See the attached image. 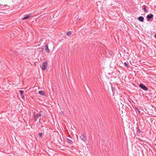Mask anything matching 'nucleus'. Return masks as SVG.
<instances>
[{
  "instance_id": "412c9836",
  "label": "nucleus",
  "mask_w": 156,
  "mask_h": 156,
  "mask_svg": "<svg viewBox=\"0 0 156 156\" xmlns=\"http://www.w3.org/2000/svg\"><path fill=\"white\" fill-rule=\"evenodd\" d=\"M154 37L156 38V34L154 35Z\"/></svg>"
},
{
  "instance_id": "f3484780",
  "label": "nucleus",
  "mask_w": 156,
  "mask_h": 156,
  "mask_svg": "<svg viewBox=\"0 0 156 156\" xmlns=\"http://www.w3.org/2000/svg\"><path fill=\"white\" fill-rule=\"evenodd\" d=\"M136 110L139 113H140V111H139V109L138 108H136Z\"/></svg>"
},
{
  "instance_id": "1a4fd4ad",
  "label": "nucleus",
  "mask_w": 156,
  "mask_h": 156,
  "mask_svg": "<svg viewBox=\"0 0 156 156\" xmlns=\"http://www.w3.org/2000/svg\"><path fill=\"white\" fill-rule=\"evenodd\" d=\"M39 117L38 115V114H36L34 115V119L35 120V121H36L37 119Z\"/></svg>"
},
{
  "instance_id": "f03ea898",
  "label": "nucleus",
  "mask_w": 156,
  "mask_h": 156,
  "mask_svg": "<svg viewBox=\"0 0 156 156\" xmlns=\"http://www.w3.org/2000/svg\"><path fill=\"white\" fill-rule=\"evenodd\" d=\"M48 66V64L46 62H44L43 63L42 66V69L43 71H44Z\"/></svg>"
},
{
  "instance_id": "aec40b11",
  "label": "nucleus",
  "mask_w": 156,
  "mask_h": 156,
  "mask_svg": "<svg viewBox=\"0 0 156 156\" xmlns=\"http://www.w3.org/2000/svg\"><path fill=\"white\" fill-rule=\"evenodd\" d=\"M41 121V119H39V122H41V121Z\"/></svg>"
},
{
  "instance_id": "7ed1b4c3",
  "label": "nucleus",
  "mask_w": 156,
  "mask_h": 156,
  "mask_svg": "<svg viewBox=\"0 0 156 156\" xmlns=\"http://www.w3.org/2000/svg\"><path fill=\"white\" fill-rule=\"evenodd\" d=\"M140 87L143 90L147 91L148 90L147 88L142 83H140L139 85Z\"/></svg>"
},
{
  "instance_id": "dca6fc26",
  "label": "nucleus",
  "mask_w": 156,
  "mask_h": 156,
  "mask_svg": "<svg viewBox=\"0 0 156 156\" xmlns=\"http://www.w3.org/2000/svg\"><path fill=\"white\" fill-rule=\"evenodd\" d=\"M144 12H147V10H146V8H145V6L144 7Z\"/></svg>"
},
{
  "instance_id": "39448f33",
  "label": "nucleus",
  "mask_w": 156,
  "mask_h": 156,
  "mask_svg": "<svg viewBox=\"0 0 156 156\" xmlns=\"http://www.w3.org/2000/svg\"><path fill=\"white\" fill-rule=\"evenodd\" d=\"M80 138L81 140L85 142L86 140V137L83 134H82V135L80 136Z\"/></svg>"
},
{
  "instance_id": "423d86ee",
  "label": "nucleus",
  "mask_w": 156,
  "mask_h": 156,
  "mask_svg": "<svg viewBox=\"0 0 156 156\" xmlns=\"http://www.w3.org/2000/svg\"><path fill=\"white\" fill-rule=\"evenodd\" d=\"M138 19L140 22H143L144 21V19L143 17L142 16H140L138 17Z\"/></svg>"
},
{
  "instance_id": "a211bd4d",
  "label": "nucleus",
  "mask_w": 156,
  "mask_h": 156,
  "mask_svg": "<svg viewBox=\"0 0 156 156\" xmlns=\"http://www.w3.org/2000/svg\"><path fill=\"white\" fill-rule=\"evenodd\" d=\"M42 133H39V135L40 137H41L42 135Z\"/></svg>"
},
{
  "instance_id": "6e6552de",
  "label": "nucleus",
  "mask_w": 156,
  "mask_h": 156,
  "mask_svg": "<svg viewBox=\"0 0 156 156\" xmlns=\"http://www.w3.org/2000/svg\"><path fill=\"white\" fill-rule=\"evenodd\" d=\"M30 16V15H26L25 16H24L23 18H22V20H26L27 19H28Z\"/></svg>"
},
{
  "instance_id": "ddd939ff",
  "label": "nucleus",
  "mask_w": 156,
  "mask_h": 156,
  "mask_svg": "<svg viewBox=\"0 0 156 156\" xmlns=\"http://www.w3.org/2000/svg\"><path fill=\"white\" fill-rule=\"evenodd\" d=\"M72 33L71 31H69V32L67 33V35L69 36V35L72 34Z\"/></svg>"
},
{
  "instance_id": "f8f14e48",
  "label": "nucleus",
  "mask_w": 156,
  "mask_h": 156,
  "mask_svg": "<svg viewBox=\"0 0 156 156\" xmlns=\"http://www.w3.org/2000/svg\"><path fill=\"white\" fill-rule=\"evenodd\" d=\"M67 141L68 142V143H69V144H72L73 143V142L72 140H70L69 139H67Z\"/></svg>"
},
{
  "instance_id": "f257e3e1",
  "label": "nucleus",
  "mask_w": 156,
  "mask_h": 156,
  "mask_svg": "<svg viewBox=\"0 0 156 156\" xmlns=\"http://www.w3.org/2000/svg\"><path fill=\"white\" fill-rule=\"evenodd\" d=\"M8 54L11 55L12 56H15L18 55L17 52L10 50L8 51Z\"/></svg>"
},
{
  "instance_id": "20e7f679",
  "label": "nucleus",
  "mask_w": 156,
  "mask_h": 156,
  "mask_svg": "<svg viewBox=\"0 0 156 156\" xmlns=\"http://www.w3.org/2000/svg\"><path fill=\"white\" fill-rule=\"evenodd\" d=\"M153 17V15L152 14H150L148 15L147 16V18L148 21H149Z\"/></svg>"
},
{
  "instance_id": "4be33fe9",
  "label": "nucleus",
  "mask_w": 156,
  "mask_h": 156,
  "mask_svg": "<svg viewBox=\"0 0 156 156\" xmlns=\"http://www.w3.org/2000/svg\"><path fill=\"white\" fill-rule=\"evenodd\" d=\"M112 91H113V89H112ZM113 93L114 94V93Z\"/></svg>"
},
{
  "instance_id": "6ab92c4d",
  "label": "nucleus",
  "mask_w": 156,
  "mask_h": 156,
  "mask_svg": "<svg viewBox=\"0 0 156 156\" xmlns=\"http://www.w3.org/2000/svg\"><path fill=\"white\" fill-rule=\"evenodd\" d=\"M140 129H137V133H139V132H140Z\"/></svg>"
},
{
  "instance_id": "0eeeda50",
  "label": "nucleus",
  "mask_w": 156,
  "mask_h": 156,
  "mask_svg": "<svg viewBox=\"0 0 156 156\" xmlns=\"http://www.w3.org/2000/svg\"><path fill=\"white\" fill-rule=\"evenodd\" d=\"M45 51L47 52L48 53H49L50 52L48 48V44H46L45 46Z\"/></svg>"
},
{
  "instance_id": "4468645a",
  "label": "nucleus",
  "mask_w": 156,
  "mask_h": 156,
  "mask_svg": "<svg viewBox=\"0 0 156 156\" xmlns=\"http://www.w3.org/2000/svg\"><path fill=\"white\" fill-rule=\"evenodd\" d=\"M124 65L125 66H126L128 68L129 67L127 63L126 62H125L124 63Z\"/></svg>"
},
{
  "instance_id": "9d476101",
  "label": "nucleus",
  "mask_w": 156,
  "mask_h": 156,
  "mask_svg": "<svg viewBox=\"0 0 156 156\" xmlns=\"http://www.w3.org/2000/svg\"><path fill=\"white\" fill-rule=\"evenodd\" d=\"M20 95L22 96V98H24V96H23L22 94L23 93V91L22 90H20Z\"/></svg>"
},
{
  "instance_id": "9b49d317",
  "label": "nucleus",
  "mask_w": 156,
  "mask_h": 156,
  "mask_svg": "<svg viewBox=\"0 0 156 156\" xmlns=\"http://www.w3.org/2000/svg\"><path fill=\"white\" fill-rule=\"evenodd\" d=\"M38 93L41 95H43L44 94V92L42 91H39L38 92Z\"/></svg>"
},
{
  "instance_id": "5701e85b",
  "label": "nucleus",
  "mask_w": 156,
  "mask_h": 156,
  "mask_svg": "<svg viewBox=\"0 0 156 156\" xmlns=\"http://www.w3.org/2000/svg\"><path fill=\"white\" fill-rule=\"evenodd\" d=\"M66 1H67L68 0H66Z\"/></svg>"
},
{
  "instance_id": "2eb2a0df",
  "label": "nucleus",
  "mask_w": 156,
  "mask_h": 156,
  "mask_svg": "<svg viewBox=\"0 0 156 156\" xmlns=\"http://www.w3.org/2000/svg\"><path fill=\"white\" fill-rule=\"evenodd\" d=\"M42 112V111H40L39 112V113L37 114H38V115L39 116V117H41V112Z\"/></svg>"
}]
</instances>
